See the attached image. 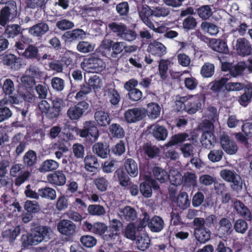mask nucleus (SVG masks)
<instances>
[{
	"label": "nucleus",
	"instance_id": "1",
	"mask_svg": "<svg viewBox=\"0 0 252 252\" xmlns=\"http://www.w3.org/2000/svg\"><path fill=\"white\" fill-rule=\"evenodd\" d=\"M51 101V106L47 101L42 100L38 103V108L47 119L55 122L62 114V110L65 106V104L64 101L60 97H56Z\"/></svg>",
	"mask_w": 252,
	"mask_h": 252
},
{
	"label": "nucleus",
	"instance_id": "2",
	"mask_svg": "<svg viewBox=\"0 0 252 252\" xmlns=\"http://www.w3.org/2000/svg\"><path fill=\"white\" fill-rule=\"evenodd\" d=\"M18 16L17 3L14 0H9L0 10V22L5 27L10 22H14Z\"/></svg>",
	"mask_w": 252,
	"mask_h": 252
},
{
	"label": "nucleus",
	"instance_id": "3",
	"mask_svg": "<svg viewBox=\"0 0 252 252\" xmlns=\"http://www.w3.org/2000/svg\"><path fill=\"white\" fill-rule=\"evenodd\" d=\"M78 134L82 138H85L89 143H93L97 140L99 137V130L95 122L93 121H86L82 129L78 131Z\"/></svg>",
	"mask_w": 252,
	"mask_h": 252
},
{
	"label": "nucleus",
	"instance_id": "4",
	"mask_svg": "<svg viewBox=\"0 0 252 252\" xmlns=\"http://www.w3.org/2000/svg\"><path fill=\"white\" fill-rule=\"evenodd\" d=\"M221 178L230 183V187L234 191L238 192L242 189L243 181L241 176L234 170L223 169L220 173Z\"/></svg>",
	"mask_w": 252,
	"mask_h": 252
},
{
	"label": "nucleus",
	"instance_id": "5",
	"mask_svg": "<svg viewBox=\"0 0 252 252\" xmlns=\"http://www.w3.org/2000/svg\"><path fill=\"white\" fill-rule=\"evenodd\" d=\"M82 68L87 72H97L101 71L104 67V63L95 54L84 59L81 63Z\"/></svg>",
	"mask_w": 252,
	"mask_h": 252
},
{
	"label": "nucleus",
	"instance_id": "6",
	"mask_svg": "<svg viewBox=\"0 0 252 252\" xmlns=\"http://www.w3.org/2000/svg\"><path fill=\"white\" fill-rule=\"evenodd\" d=\"M108 231L104 236V240L115 243L119 239V235L123 228V224L121 221L116 219H109Z\"/></svg>",
	"mask_w": 252,
	"mask_h": 252
},
{
	"label": "nucleus",
	"instance_id": "7",
	"mask_svg": "<svg viewBox=\"0 0 252 252\" xmlns=\"http://www.w3.org/2000/svg\"><path fill=\"white\" fill-rule=\"evenodd\" d=\"M57 230L63 236L66 241H72L76 233V226L71 221L62 220L58 223Z\"/></svg>",
	"mask_w": 252,
	"mask_h": 252
},
{
	"label": "nucleus",
	"instance_id": "8",
	"mask_svg": "<svg viewBox=\"0 0 252 252\" xmlns=\"http://www.w3.org/2000/svg\"><path fill=\"white\" fill-rule=\"evenodd\" d=\"M86 32L81 29H75L66 31L62 35V39L65 45H70L85 38Z\"/></svg>",
	"mask_w": 252,
	"mask_h": 252
},
{
	"label": "nucleus",
	"instance_id": "9",
	"mask_svg": "<svg viewBox=\"0 0 252 252\" xmlns=\"http://www.w3.org/2000/svg\"><path fill=\"white\" fill-rule=\"evenodd\" d=\"M89 106L85 101L79 102L74 106H71L67 111V116L72 121L80 119L86 113Z\"/></svg>",
	"mask_w": 252,
	"mask_h": 252
},
{
	"label": "nucleus",
	"instance_id": "10",
	"mask_svg": "<svg viewBox=\"0 0 252 252\" xmlns=\"http://www.w3.org/2000/svg\"><path fill=\"white\" fill-rule=\"evenodd\" d=\"M82 228L84 231H88L101 236L103 240L104 236L108 231V226L104 223L100 222H95L92 224L88 221H85L82 224Z\"/></svg>",
	"mask_w": 252,
	"mask_h": 252
},
{
	"label": "nucleus",
	"instance_id": "11",
	"mask_svg": "<svg viewBox=\"0 0 252 252\" xmlns=\"http://www.w3.org/2000/svg\"><path fill=\"white\" fill-rule=\"evenodd\" d=\"M187 96V112L188 114H195L197 111L201 109L202 103L204 102V97L202 95Z\"/></svg>",
	"mask_w": 252,
	"mask_h": 252
},
{
	"label": "nucleus",
	"instance_id": "12",
	"mask_svg": "<svg viewBox=\"0 0 252 252\" xmlns=\"http://www.w3.org/2000/svg\"><path fill=\"white\" fill-rule=\"evenodd\" d=\"M235 50L239 56L243 57L248 56L252 53V45L246 38L240 37L236 40Z\"/></svg>",
	"mask_w": 252,
	"mask_h": 252
},
{
	"label": "nucleus",
	"instance_id": "13",
	"mask_svg": "<svg viewBox=\"0 0 252 252\" xmlns=\"http://www.w3.org/2000/svg\"><path fill=\"white\" fill-rule=\"evenodd\" d=\"M145 116L144 110L140 108L128 109L124 113V118L128 124L134 123L142 120Z\"/></svg>",
	"mask_w": 252,
	"mask_h": 252
},
{
	"label": "nucleus",
	"instance_id": "14",
	"mask_svg": "<svg viewBox=\"0 0 252 252\" xmlns=\"http://www.w3.org/2000/svg\"><path fill=\"white\" fill-rule=\"evenodd\" d=\"M195 248H200L211 239V232L209 228H199L194 231Z\"/></svg>",
	"mask_w": 252,
	"mask_h": 252
},
{
	"label": "nucleus",
	"instance_id": "15",
	"mask_svg": "<svg viewBox=\"0 0 252 252\" xmlns=\"http://www.w3.org/2000/svg\"><path fill=\"white\" fill-rule=\"evenodd\" d=\"M11 147H15V152L17 156L22 154L27 145L26 136L21 132L16 134L12 138L10 144Z\"/></svg>",
	"mask_w": 252,
	"mask_h": 252
},
{
	"label": "nucleus",
	"instance_id": "16",
	"mask_svg": "<svg viewBox=\"0 0 252 252\" xmlns=\"http://www.w3.org/2000/svg\"><path fill=\"white\" fill-rule=\"evenodd\" d=\"M220 141L221 148L227 154L234 155L237 152L238 147L236 142L230 140L228 135L224 133L220 135Z\"/></svg>",
	"mask_w": 252,
	"mask_h": 252
},
{
	"label": "nucleus",
	"instance_id": "17",
	"mask_svg": "<svg viewBox=\"0 0 252 252\" xmlns=\"http://www.w3.org/2000/svg\"><path fill=\"white\" fill-rule=\"evenodd\" d=\"M3 35L7 39H14L23 33L24 29L17 24H7L5 27Z\"/></svg>",
	"mask_w": 252,
	"mask_h": 252
},
{
	"label": "nucleus",
	"instance_id": "18",
	"mask_svg": "<svg viewBox=\"0 0 252 252\" xmlns=\"http://www.w3.org/2000/svg\"><path fill=\"white\" fill-rule=\"evenodd\" d=\"M51 229L48 226L38 225L35 227L32 231L33 235L35 238L37 243L45 241H47L50 239Z\"/></svg>",
	"mask_w": 252,
	"mask_h": 252
},
{
	"label": "nucleus",
	"instance_id": "19",
	"mask_svg": "<svg viewBox=\"0 0 252 252\" xmlns=\"http://www.w3.org/2000/svg\"><path fill=\"white\" fill-rule=\"evenodd\" d=\"M47 179L51 184L56 186H63L66 181L65 174L62 170H58L49 174L47 176Z\"/></svg>",
	"mask_w": 252,
	"mask_h": 252
},
{
	"label": "nucleus",
	"instance_id": "20",
	"mask_svg": "<svg viewBox=\"0 0 252 252\" xmlns=\"http://www.w3.org/2000/svg\"><path fill=\"white\" fill-rule=\"evenodd\" d=\"M18 53L26 59L34 60L38 62L41 60V56L39 53V50L38 48L34 45L29 44L23 52L18 51Z\"/></svg>",
	"mask_w": 252,
	"mask_h": 252
},
{
	"label": "nucleus",
	"instance_id": "21",
	"mask_svg": "<svg viewBox=\"0 0 252 252\" xmlns=\"http://www.w3.org/2000/svg\"><path fill=\"white\" fill-rule=\"evenodd\" d=\"M153 13L152 10L148 5L143 6L138 12L141 21L149 28H154V23L152 21Z\"/></svg>",
	"mask_w": 252,
	"mask_h": 252
},
{
	"label": "nucleus",
	"instance_id": "22",
	"mask_svg": "<svg viewBox=\"0 0 252 252\" xmlns=\"http://www.w3.org/2000/svg\"><path fill=\"white\" fill-rule=\"evenodd\" d=\"M217 139L212 130H205L201 135V143L205 148L211 149L215 146Z\"/></svg>",
	"mask_w": 252,
	"mask_h": 252
},
{
	"label": "nucleus",
	"instance_id": "23",
	"mask_svg": "<svg viewBox=\"0 0 252 252\" xmlns=\"http://www.w3.org/2000/svg\"><path fill=\"white\" fill-rule=\"evenodd\" d=\"M147 51L153 55L160 58L166 54V48L161 42L154 41L149 45Z\"/></svg>",
	"mask_w": 252,
	"mask_h": 252
},
{
	"label": "nucleus",
	"instance_id": "24",
	"mask_svg": "<svg viewBox=\"0 0 252 252\" xmlns=\"http://www.w3.org/2000/svg\"><path fill=\"white\" fill-rule=\"evenodd\" d=\"M49 31L48 25L44 22H39L29 29V33L36 37H42Z\"/></svg>",
	"mask_w": 252,
	"mask_h": 252
},
{
	"label": "nucleus",
	"instance_id": "25",
	"mask_svg": "<svg viewBox=\"0 0 252 252\" xmlns=\"http://www.w3.org/2000/svg\"><path fill=\"white\" fill-rule=\"evenodd\" d=\"M119 215L121 219H124L127 221L132 222L137 218V213L134 208L130 206H126L124 208L119 209Z\"/></svg>",
	"mask_w": 252,
	"mask_h": 252
},
{
	"label": "nucleus",
	"instance_id": "26",
	"mask_svg": "<svg viewBox=\"0 0 252 252\" xmlns=\"http://www.w3.org/2000/svg\"><path fill=\"white\" fill-rule=\"evenodd\" d=\"M233 205L238 214L247 220H251L252 213L249 208L242 201L236 200L234 202Z\"/></svg>",
	"mask_w": 252,
	"mask_h": 252
},
{
	"label": "nucleus",
	"instance_id": "27",
	"mask_svg": "<svg viewBox=\"0 0 252 252\" xmlns=\"http://www.w3.org/2000/svg\"><path fill=\"white\" fill-rule=\"evenodd\" d=\"M107 98L113 108H117L120 106L121 96L120 93L115 88H108L106 90Z\"/></svg>",
	"mask_w": 252,
	"mask_h": 252
},
{
	"label": "nucleus",
	"instance_id": "28",
	"mask_svg": "<svg viewBox=\"0 0 252 252\" xmlns=\"http://www.w3.org/2000/svg\"><path fill=\"white\" fill-rule=\"evenodd\" d=\"M93 151L95 154L102 158H107L110 152L109 145L102 142L95 143L93 147Z\"/></svg>",
	"mask_w": 252,
	"mask_h": 252
},
{
	"label": "nucleus",
	"instance_id": "29",
	"mask_svg": "<svg viewBox=\"0 0 252 252\" xmlns=\"http://www.w3.org/2000/svg\"><path fill=\"white\" fill-rule=\"evenodd\" d=\"M243 90L244 93L238 97L237 101L240 105L246 107L252 100V87L247 85Z\"/></svg>",
	"mask_w": 252,
	"mask_h": 252
},
{
	"label": "nucleus",
	"instance_id": "30",
	"mask_svg": "<svg viewBox=\"0 0 252 252\" xmlns=\"http://www.w3.org/2000/svg\"><path fill=\"white\" fill-rule=\"evenodd\" d=\"M94 118L97 125L100 126H106L110 125L111 118L108 112L97 110L94 113Z\"/></svg>",
	"mask_w": 252,
	"mask_h": 252
},
{
	"label": "nucleus",
	"instance_id": "31",
	"mask_svg": "<svg viewBox=\"0 0 252 252\" xmlns=\"http://www.w3.org/2000/svg\"><path fill=\"white\" fill-rule=\"evenodd\" d=\"M164 227V222L160 216L155 215L152 217L149 222V228L152 232H159Z\"/></svg>",
	"mask_w": 252,
	"mask_h": 252
},
{
	"label": "nucleus",
	"instance_id": "32",
	"mask_svg": "<svg viewBox=\"0 0 252 252\" xmlns=\"http://www.w3.org/2000/svg\"><path fill=\"white\" fill-rule=\"evenodd\" d=\"M124 166L127 173L132 177H135L138 174V165L136 162L131 158L125 159Z\"/></svg>",
	"mask_w": 252,
	"mask_h": 252
},
{
	"label": "nucleus",
	"instance_id": "33",
	"mask_svg": "<svg viewBox=\"0 0 252 252\" xmlns=\"http://www.w3.org/2000/svg\"><path fill=\"white\" fill-rule=\"evenodd\" d=\"M20 233V226L17 225L15 227L6 229L2 232V235L6 241H9L10 243H13Z\"/></svg>",
	"mask_w": 252,
	"mask_h": 252
},
{
	"label": "nucleus",
	"instance_id": "34",
	"mask_svg": "<svg viewBox=\"0 0 252 252\" xmlns=\"http://www.w3.org/2000/svg\"><path fill=\"white\" fill-rule=\"evenodd\" d=\"M85 168L90 172H95L99 167L96 157L92 155H87L84 159Z\"/></svg>",
	"mask_w": 252,
	"mask_h": 252
},
{
	"label": "nucleus",
	"instance_id": "35",
	"mask_svg": "<svg viewBox=\"0 0 252 252\" xmlns=\"http://www.w3.org/2000/svg\"><path fill=\"white\" fill-rule=\"evenodd\" d=\"M3 64L10 66L12 69L17 70L20 68L21 65L20 59L12 54L5 55L3 57Z\"/></svg>",
	"mask_w": 252,
	"mask_h": 252
},
{
	"label": "nucleus",
	"instance_id": "36",
	"mask_svg": "<svg viewBox=\"0 0 252 252\" xmlns=\"http://www.w3.org/2000/svg\"><path fill=\"white\" fill-rule=\"evenodd\" d=\"M38 194L42 198L51 201L54 200L57 197L55 189L47 186L39 189Z\"/></svg>",
	"mask_w": 252,
	"mask_h": 252
},
{
	"label": "nucleus",
	"instance_id": "37",
	"mask_svg": "<svg viewBox=\"0 0 252 252\" xmlns=\"http://www.w3.org/2000/svg\"><path fill=\"white\" fill-rule=\"evenodd\" d=\"M8 103L6 99L0 100V123L8 120L12 116V111L7 106Z\"/></svg>",
	"mask_w": 252,
	"mask_h": 252
},
{
	"label": "nucleus",
	"instance_id": "38",
	"mask_svg": "<svg viewBox=\"0 0 252 252\" xmlns=\"http://www.w3.org/2000/svg\"><path fill=\"white\" fill-rule=\"evenodd\" d=\"M109 131L111 136L115 139H122L125 136L123 127L118 123H112L109 126Z\"/></svg>",
	"mask_w": 252,
	"mask_h": 252
},
{
	"label": "nucleus",
	"instance_id": "39",
	"mask_svg": "<svg viewBox=\"0 0 252 252\" xmlns=\"http://www.w3.org/2000/svg\"><path fill=\"white\" fill-rule=\"evenodd\" d=\"M211 48L215 51L222 54H227L229 49L226 42L220 39H215L210 44Z\"/></svg>",
	"mask_w": 252,
	"mask_h": 252
},
{
	"label": "nucleus",
	"instance_id": "40",
	"mask_svg": "<svg viewBox=\"0 0 252 252\" xmlns=\"http://www.w3.org/2000/svg\"><path fill=\"white\" fill-rule=\"evenodd\" d=\"M152 172L155 179L160 183H165L169 179L168 172L161 167L156 166L152 169Z\"/></svg>",
	"mask_w": 252,
	"mask_h": 252
},
{
	"label": "nucleus",
	"instance_id": "41",
	"mask_svg": "<svg viewBox=\"0 0 252 252\" xmlns=\"http://www.w3.org/2000/svg\"><path fill=\"white\" fill-rule=\"evenodd\" d=\"M36 161L37 154L33 150H29L23 157L24 165L27 167H33L36 164Z\"/></svg>",
	"mask_w": 252,
	"mask_h": 252
},
{
	"label": "nucleus",
	"instance_id": "42",
	"mask_svg": "<svg viewBox=\"0 0 252 252\" xmlns=\"http://www.w3.org/2000/svg\"><path fill=\"white\" fill-rule=\"evenodd\" d=\"M59 164L53 159H47L44 161L40 165L39 170L41 172H46L56 170Z\"/></svg>",
	"mask_w": 252,
	"mask_h": 252
},
{
	"label": "nucleus",
	"instance_id": "43",
	"mask_svg": "<svg viewBox=\"0 0 252 252\" xmlns=\"http://www.w3.org/2000/svg\"><path fill=\"white\" fill-rule=\"evenodd\" d=\"M150 241L151 240L147 235L145 234H141L137 236L136 244L139 250L145 251L149 247Z\"/></svg>",
	"mask_w": 252,
	"mask_h": 252
},
{
	"label": "nucleus",
	"instance_id": "44",
	"mask_svg": "<svg viewBox=\"0 0 252 252\" xmlns=\"http://www.w3.org/2000/svg\"><path fill=\"white\" fill-rule=\"evenodd\" d=\"M152 134L157 139L164 140L167 136L168 132L164 126L157 125L154 126Z\"/></svg>",
	"mask_w": 252,
	"mask_h": 252
},
{
	"label": "nucleus",
	"instance_id": "45",
	"mask_svg": "<svg viewBox=\"0 0 252 252\" xmlns=\"http://www.w3.org/2000/svg\"><path fill=\"white\" fill-rule=\"evenodd\" d=\"M115 174L118 178L120 185L126 187L129 185L130 178L126 172H125L123 169H118L115 171Z\"/></svg>",
	"mask_w": 252,
	"mask_h": 252
},
{
	"label": "nucleus",
	"instance_id": "46",
	"mask_svg": "<svg viewBox=\"0 0 252 252\" xmlns=\"http://www.w3.org/2000/svg\"><path fill=\"white\" fill-rule=\"evenodd\" d=\"M56 27L61 31H68L74 26V23L65 18H60L56 23Z\"/></svg>",
	"mask_w": 252,
	"mask_h": 252
},
{
	"label": "nucleus",
	"instance_id": "47",
	"mask_svg": "<svg viewBox=\"0 0 252 252\" xmlns=\"http://www.w3.org/2000/svg\"><path fill=\"white\" fill-rule=\"evenodd\" d=\"M21 241L22 246L25 248H28L31 246L38 244L32 233L23 234L21 238Z\"/></svg>",
	"mask_w": 252,
	"mask_h": 252
},
{
	"label": "nucleus",
	"instance_id": "48",
	"mask_svg": "<svg viewBox=\"0 0 252 252\" xmlns=\"http://www.w3.org/2000/svg\"><path fill=\"white\" fill-rule=\"evenodd\" d=\"M80 241L82 245L85 248H92L95 246L97 243L96 239L91 235H85L80 237Z\"/></svg>",
	"mask_w": 252,
	"mask_h": 252
},
{
	"label": "nucleus",
	"instance_id": "49",
	"mask_svg": "<svg viewBox=\"0 0 252 252\" xmlns=\"http://www.w3.org/2000/svg\"><path fill=\"white\" fill-rule=\"evenodd\" d=\"M108 27L111 31L117 34L118 36L121 38L124 32L126 31V26L123 23L112 22L109 24Z\"/></svg>",
	"mask_w": 252,
	"mask_h": 252
},
{
	"label": "nucleus",
	"instance_id": "50",
	"mask_svg": "<svg viewBox=\"0 0 252 252\" xmlns=\"http://www.w3.org/2000/svg\"><path fill=\"white\" fill-rule=\"evenodd\" d=\"M198 16L203 20L208 19L213 14L211 5H202L196 9Z\"/></svg>",
	"mask_w": 252,
	"mask_h": 252
},
{
	"label": "nucleus",
	"instance_id": "51",
	"mask_svg": "<svg viewBox=\"0 0 252 252\" xmlns=\"http://www.w3.org/2000/svg\"><path fill=\"white\" fill-rule=\"evenodd\" d=\"M177 204L182 209H187L190 204L188 194L186 192H182L178 196L177 198Z\"/></svg>",
	"mask_w": 252,
	"mask_h": 252
},
{
	"label": "nucleus",
	"instance_id": "52",
	"mask_svg": "<svg viewBox=\"0 0 252 252\" xmlns=\"http://www.w3.org/2000/svg\"><path fill=\"white\" fill-rule=\"evenodd\" d=\"M144 153L150 158H155L159 153V149L156 146H152L150 143H144L143 146Z\"/></svg>",
	"mask_w": 252,
	"mask_h": 252
},
{
	"label": "nucleus",
	"instance_id": "53",
	"mask_svg": "<svg viewBox=\"0 0 252 252\" xmlns=\"http://www.w3.org/2000/svg\"><path fill=\"white\" fill-rule=\"evenodd\" d=\"M215 72V66L214 64L210 63H205L202 66L200 73L203 77L209 78L212 77Z\"/></svg>",
	"mask_w": 252,
	"mask_h": 252
},
{
	"label": "nucleus",
	"instance_id": "54",
	"mask_svg": "<svg viewBox=\"0 0 252 252\" xmlns=\"http://www.w3.org/2000/svg\"><path fill=\"white\" fill-rule=\"evenodd\" d=\"M77 50L83 53H88L93 51L94 49V46L92 43L80 40L79 41L77 46Z\"/></svg>",
	"mask_w": 252,
	"mask_h": 252
},
{
	"label": "nucleus",
	"instance_id": "55",
	"mask_svg": "<svg viewBox=\"0 0 252 252\" xmlns=\"http://www.w3.org/2000/svg\"><path fill=\"white\" fill-rule=\"evenodd\" d=\"M220 229L223 230V234L229 235L232 231V226L230 220L226 218H222L219 222Z\"/></svg>",
	"mask_w": 252,
	"mask_h": 252
},
{
	"label": "nucleus",
	"instance_id": "56",
	"mask_svg": "<svg viewBox=\"0 0 252 252\" xmlns=\"http://www.w3.org/2000/svg\"><path fill=\"white\" fill-rule=\"evenodd\" d=\"M139 190L145 197L149 198L152 196V189L149 180H146L140 184Z\"/></svg>",
	"mask_w": 252,
	"mask_h": 252
},
{
	"label": "nucleus",
	"instance_id": "57",
	"mask_svg": "<svg viewBox=\"0 0 252 252\" xmlns=\"http://www.w3.org/2000/svg\"><path fill=\"white\" fill-rule=\"evenodd\" d=\"M51 84L53 89L58 92L63 90L65 87L64 80L58 77H54L51 80Z\"/></svg>",
	"mask_w": 252,
	"mask_h": 252
},
{
	"label": "nucleus",
	"instance_id": "58",
	"mask_svg": "<svg viewBox=\"0 0 252 252\" xmlns=\"http://www.w3.org/2000/svg\"><path fill=\"white\" fill-rule=\"evenodd\" d=\"M76 58V54L72 51H68L65 53L62 59V61L67 67H72L74 65Z\"/></svg>",
	"mask_w": 252,
	"mask_h": 252
},
{
	"label": "nucleus",
	"instance_id": "59",
	"mask_svg": "<svg viewBox=\"0 0 252 252\" xmlns=\"http://www.w3.org/2000/svg\"><path fill=\"white\" fill-rule=\"evenodd\" d=\"M116 10L120 16H127L129 11V5L127 1H123L118 3L116 6Z\"/></svg>",
	"mask_w": 252,
	"mask_h": 252
},
{
	"label": "nucleus",
	"instance_id": "60",
	"mask_svg": "<svg viewBox=\"0 0 252 252\" xmlns=\"http://www.w3.org/2000/svg\"><path fill=\"white\" fill-rule=\"evenodd\" d=\"M147 113L152 118H157L160 114V107L156 103L152 102L148 104Z\"/></svg>",
	"mask_w": 252,
	"mask_h": 252
},
{
	"label": "nucleus",
	"instance_id": "61",
	"mask_svg": "<svg viewBox=\"0 0 252 252\" xmlns=\"http://www.w3.org/2000/svg\"><path fill=\"white\" fill-rule=\"evenodd\" d=\"M92 90L94 91L100 89L102 85L101 79L96 75L91 76L88 82Z\"/></svg>",
	"mask_w": 252,
	"mask_h": 252
},
{
	"label": "nucleus",
	"instance_id": "62",
	"mask_svg": "<svg viewBox=\"0 0 252 252\" xmlns=\"http://www.w3.org/2000/svg\"><path fill=\"white\" fill-rule=\"evenodd\" d=\"M88 211L93 216H100L105 213L104 208L100 205H90L88 207Z\"/></svg>",
	"mask_w": 252,
	"mask_h": 252
},
{
	"label": "nucleus",
	"instance_id": "63",
	"mask_svg": "<svg viewBox=\"0 0 252 252\" xmlns=\"http://www.w3.org/2000/svg\"><path fill=\"white\" fill-rule=\"evenodd\" d=\"M94 184L97 189L101 192H104L107 189L109 182L104 177H98L94 179Z\"/></svg>",
	"mask_w": 252,
	"mask_h": 252
},
{
	"label": "nucleus",
	"instance_id": "64",
	"mask_svg": "<svg viewBox=\"0 0 252 252\" xmlns=\"http://www.w3.org/2000/svg\"><path fill=\"white\" fill-rule=\"evenodd\" d=\"M214 252H232V251L228 247L226 240H223L217 242Z\"/></svg>",
	"mask_w": 252,
	"mask_h": 252
}]
</instances>
